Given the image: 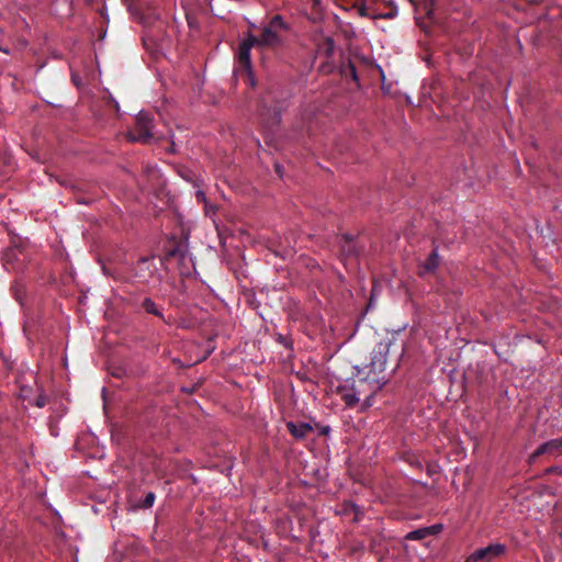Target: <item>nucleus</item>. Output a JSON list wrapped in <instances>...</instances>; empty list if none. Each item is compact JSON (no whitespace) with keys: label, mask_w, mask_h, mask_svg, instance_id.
<instances>
[{"label":"nucleus","mask_w":562,"mask_h":562,"mask_svg":"<svg viewBox=\"0 0 562 562\" xmlns=\"http://www.w3.org/2000/svg\"><path fill=\"white\" fill-rule=\"evenodd\" d=\"M154 116L149 112L140 111L135 120V126L127 133V137L132 142L148 144L154 137Z\"/></svg>","instance_id":"20e7f679"},{"label":"nucleus","mask_w":562,"mask_h":562,"mask_svg":"<svg viewBox=\"0 0 562 562\" xmlns=\"http://www.w3.org/2000/svg\"><path fill=\"white\" fill-rule=\"evenodd\" d=\"M115 109H116V111H119V109H120L119 103H116V102H115Z\"/></svg>","instance_id":"72a5a7b5"},{"label":"nucleus","mask_w":562,"mask_h":562,"mask_svg":"<svg viewBox=\"0 0 562 562\" xmlns=\"http://www.w3.org/2000/svg\"><path fill=\"white\" fill-rule=\"evenodd\" d=\"M216 207L214 205L205 204V213L206 215L215 214Z\"/></svg>","instance_id":"393cba45"},{"label":"nucleus","mask_w":562,"mask_h":562,"mask_svg":"<svg viewBox=\"0 0 562 562\" xmlns=\"http://www.w3.org/2000/svg\"><path fill=\"white\" fill-rule=\"evenodd\" d=\"M340 74L346 78L350 77L355 82L359 81L356 65L350 59L340 65Z\"/></svg>","instance_id":"2eb2a0df"},{"label":"nucleus","mask_w":562,"mask_h":562,"mask_svg":"<svg viewBox=\"0 0 562 562\" xmlns=\"http://www.w3.org/2000/svg\"><path fill=\"white\" fill-rule=\"evenodd\" d=\"M562 449V438L551 439L540 445L529 457V462L535 463L536 460L544 454H553Z\"/></svg>","instance_id":"6e6552de"},{"label":"nucleus","mask_w":562,"mask_h":562,"mask_svg":"<svg viewBox=\"0 0 562 562\" xmlns=\"http://www.w3.org/2000/svg\"><path fill=\"white\" fill-rule=\"evenodd\" d=\"M16 301H19V303H22V300H20V297L16 295Z\"/></svg>","instance_id":"c9c22d12"},{"label":"nucleus","mask_w":562,"mask_h":562,"mask_svg":"<svg viewBox=\"0 0 562 562\" xmlns=\"http://www.w3.org/2000/svg\"><path fill=\"white\" fill-rule=\"evenodd\" d=\"M528 4L535 5L540 3L541 0H525Z\"/></svg>","instance_id":"c756f323"},{"label":"nucleus","mask_w":562,"mask_h":562,"mask_svg":"<svg viewBox=\"0 0 562 562\" xmlns=\"http://www.w3.org/2000/svg\"><path fill=\"white\" fill-rule=\"evenodd\" d=\"M286 428L289 432L296 439H304L310 432H312L313 427L308 423H286Z\"/></svg>","instance_id":"9b49d317"},{"label":"nucleus","mask_w":562,"mask_h":562,"mask_svg":"<svg viewBox=\"0 0 562 562\" xmlns=\"http://www.w3.org/2000/svg\"><path fill=\"white\" fill-rule=\"evenodd\" d=\"M547 473H549V474H559V475H562V467H550V468L547 470Z\"/></svg>","instance_id":"b1692460"},{"label":"nucleus","mask_w":562,"mask_h":562,"mask_svg":"<svg viewBox=\"0 0 562 562\" xmlns=\"http://www.w3.org/2000/svg\"><path fill=\"white\" fill-rule=\"evenodd\" d=\"M506 552V546L502 543H491L485 548L476 549L470 554L465 562H492Z\"/></svg>","instance_id":"423d86ee"},{"label":"nucleus","mask_w":562,"mask_h":562,"mask_svg":"<svg viewBox=\"0 0 562 562\" xmlns=\"http://www.w3.org/2000/svg\"><path fill=\"white\" fill-rule=\"evenodd\" d=\"M341 506H342V513L345 515H348L351 513L355 515V517H353L355 521H359L361 519V517L363 516V510L360 508V506H358L357 504H355L352 502H344Z\"/></svg>","instance_id":"dca6fc26"},{"label":"nucleus","mask_w":562,"mask_h":562,"mask_svg":"<svg viewBox=\"0 0 562 562\" xmlns=\"http://www.w3.org/2000/svg\"><path fill=\"white\" fill-rule=\"evenodd\" d=\"M16 301H19V303H22V300H20V297L16 295Z\"/></svg>","instance_id":"f704fd0d"},{"label":"nucleus","mask_w":562,"mask_h":562,"mask_svg":"<svg viewBox=\"0 0 562 562\" xmlns=\"http://www.w3.org/2000/svg\"><path fill=\"white\" fill-rule=\"evenodd\" d=\"M142 307L146 313L164 318L161 311L150 297H145L143 300Z\"/></svg>","instance_id":"f3484780"},{"label":"nucleus","mask_w":562,"mask_h":562,"mask_svg":"<svg viewBox=\"0 0 562 562\" xmlns=\"http://www.w3.org/2000/svg\"><path fill=\"white\" fill-rule=\"evenodd\" d=\"M338 393L348 407H353L359 402L357 394L352 390H348L346 386L339 387Z\"/></svg>","instance_id":"4468645a"},{"label":"nucleus","mask_w":562,"mask_h":562,"mask_svg":"<svg viewBox=\"0 0 562 562\" xmlns=\"http://www.w3.org/2000/svg\"><path fill=\"white\" fill-rule=\"evenodd\" d=\"M276 171H277L278 173H280V172H281V169H280V166H279V165H276Z\"/></svg>","instance_id":"473e14b6"},{"label":"nucleus","mask_w":562,"mask_h":562,"mask_svg":"<svg viewBox=\"0 0 562 562\" xmlns=\"http://www.w3.org/2000/svg\"><path fill=\"white\" fill-rule=\"evenodd\" d=\"M393 346L392 341H380L371 352L370 372L382 373L386 369L387 356Z\"/></svg>","instance_id":"39448f33"},{"label":"nucleus","mask_w":562,"mask_h":562,"mask_svg":"<svg viewBox=\"0 0 562 562\" xmlns=\"http://www.w3.org/2000/svg\"><path fill=\"white\" fill-rule=\"evenodd\" d=\"M321 71H323V72H330L331 71V66L328 63H324L321 66Z\"/></svg>","instance_id":"a878e982"},{"label":"nucleus","mask_w":562,"mask_h":562,"mask_svg":"<svg viewBox=\"0 0 562 562\" xmlns=\"http://www.w3.org/2000/svg\"><path fill=\"white\" fill-rule=\"evenodd\" d=\"M329 431H330V428H329L328 426H326V427H324V428L322 429V434H323V435H327Z\"/></svg>","instance_id":"7c9ffc66"},{"label":"nucleus","mask_w":562,"mask_h":562,"mask_svg":"<svg viewBox=\"0 0 562 562\" xmlns=\"http://www.w3.org/2000/svg\"><path fill=\"white\" fill-rule=\"evenodd\" d=\"M258 49V41L255 35L249 33L246 38L241 41L237 50V63L238 66L235 68V76L243 80L247 87L255 88L256 79L252 71L251 65V49Z\"/></svg>","instance_id":"7ed1b4c3"},{"label":"nucleus","mask_w":562,"mask_h":562,"mask_svg":"<svg viewBox=\"0 0 562 562\" xmlns=\"http://www.w3.org/2000/svg\"><path fill=\"white\" fill-rule=\"evenodd\" d=\"M155 498L156 496L153 492L147 493L145 498L143 499L142 507L150 508L154 505Z\"/></svg>","instance_id":"aec40b11"},{"label":"nucleus","mask_w":562,"mask_h":562,"mask_svg":"<svg viewBox=\"0 0 562 562\" xmlns=\"http://www.w3.org/2000/svg\"><path fill=\"white\" fill-rule=\"evenodd\" d=\"M196 198H198V200L205 201V194L202 191H198L196 192Z\"/></svg>","instance_id":"c85d7f7f"},{"label":"nucleus","mask_w":562,"mask_h":562,"mask_svg":"<svg viewBox=\"0 0 562 562\" xmlns=\"http://www.w3.org/2000/svg\"><path fill=\"white\" fill-rule=\"evenodd\" d=\"M440 258L437 248H434L426 261L423 263L420 274L432 273L439 267Z\"/></svg>","instance_id":"f8f14e48"},{"label":"nucleus","mask_w":562,"mask_h":562,"mask_svg":"<svg viewBox=\"0 0 562 562\" xmlns=\"http://www.w3.org/2000/svg\"><path fill=\"white\" fill-rule=\"evenodd\" d=\"M355 9L357 10L360 16L372 19V13L369 12L368 8L363 3L356 4Z\"/></svg>","instance_id":"412c9836"},{"label":"nucleus","mask_w":562,"mask_h":562,"mask_svg":"<svg viewBox=\"0 0 562 562\" xmlns=\"http://www.w3.org/2000/svg\"><path fill=\"white\" fill-rule=\"evenodd\" d=\"M429 529L419 528L406 535L407 540H422L429 536Z\"/></svg>","instance_id":"6ab92c4d"},{"label":"nucleus","mask_w":562,"mask_h":562,"mask_svg":"<svg viewBox=\"0 0 562 562\" xmlns=\"http://www.w3.org/2000/svg\"><path fill=\"white\" fill-rule=\"evenodd\" d=\"M434 5H435V0H426L425 1V8L427 10L428 15H430L432 13Z\"/></svg>","instance_id":"5701e85b"},{"label":"nucleus","mask_w":562,"mask_h":562,"mask_svg":"<svg viewBox=\"0 0 562 562\" xmlns=\"http://www.w3.org/2000/svg\"><path fill=\"white\" fill-rule=\"evenodd\" d=\"M103 273L106 276H111L113 278H117L106 266H102Z\"/></svg>","instance_id":"bb28decb"},{"label":"nucleus","mask_w":562,"mask_h":562,"mask_svg":"<svg viewBox=\"0 0 562 562\" xmlns=\"http://www.w3.org/2000/svg\"><path fill=\"white\" fill-rule=\"evenodd\" d=\"M44 405H45L44 400L38 398V400H37V406H38V407H43Z\"/></svg>","instance_id":"2f4dec72"},{"label":"nucleus","mask_w":562,"mask_h":562,"mask_svg":"<svg viewBox=\"0 0 562 562\" xmlns=\"http://www.w3.org/2000/svg\"><path fill=\"white\" fill-rule=\"evenodd\" d=\"M335 50V41L331 37H324L317 43V54L330 58Z\"/></svg>","instance_id":"ddd939ff"},{"label":"nucleus","mask_w":562,"mask_h":562,"mask_svg":"<svg viewBox=\"0 0 562 562\" xmlns=\"http://www.w3.org/2000/svg\"><path fill=\"white\" fill-rule=\"evenodd\" d=\"M155 271L156 267L154 265V257H142L137 262L135 277L140 282H146L154 276Z\"/></svg>","instance_id":"1a4fd4ad"},{"label":"nucleus","mask_w":562,"mask_h":562,"mask_svg":"<svg viewBox=\"0 0 562 562\" xmlns=\"http://www.w3.org/2000/svg\"><path fill=\"white\" fill-rule=\"evenodd\" d=\"M425 528L426 529H430L428 531H429V536H431V535H437L438 532H440L441 529H442V526L441 525H434V526L425 527Z\"/></svg>","instance_id":"4be33fe9"},{"label":"nucleus","mask_w":562,"mask_h":562,"mask_svg":"<svg viewBox=\"0 0 562 562\" xmlns=\"http://www.w3.org/2000/svg\"><path fill=\"white\" fill-rule=\"evenodd\" d=\"M187 255V245L182 241L172 240L165 249V255L161 262L168 261L171 258H177L180 261L184 260Z\"/></svg>","instance_id":"9d476101"},{"label":"nucleus","mask_w":562,"mask_h":562,"mask_svg":"<svg viewBox=\"0 0 562 562\" xmlns=\"http://www.w3.org/2000/svg\"><path fill=\"white\" fill-rule=\"evenodd\" d=\"M289 106V98L284 91L269 88L260 97L257 111L268 127L280 124L283 111Z\"/></svg>","instance_id":"f03ea898"},{"label":"nucleus","mask_w":562,"mask_h":562,"mask_svg":"<svg viewBox=\"0 0 562 562\" xmlns=\"http://www.w3.org/2000/svg\"><path fill=\"white\" fill-rule=\"evenodd\" d=\"M363 251V245L350 234H344L340 238V256L342 260L357 259Z\"/></svg>","instance_id":"0eeeda50"},{"label":"nucleus","mask_w":562,"mask_h":562,"mask_svg":"<svg viewBox=\"0 0 562 562\" xmlns=\"http://www.w3.org/2000/svg\"><path fill=\"white\" fill-rule=\"evenodd\" d=\"M311 1H312V7L314 10L321 9L322 0H311Z\"/></svg>","instance_id":"cd10ccee"},{"label":"nucleus","mask_w":562,"mask_h":562,"mask_svg":"<svg viewBox=\"0 0 562 562\" xmlns=\"http://www.w3.org/2000/svg\"><path fill=\"white\" fill-rule=\"evenodd\" d=\"M291 25L282 15L274 14L260 27V33L255 35L258 41V50H271L277 53L288 44Z\"/></svg>","instance_id":"f257e3e1"},{"label":"nucleus","mask_w":562,"mask_h":562,"mask_svg":"<svg viewBox=\"0 0 562 562\" xmlns=\"http://www.w3.org/2000/svg\"><path fill=\"white\" fill-rule=\"evenodd\" d=\"M397 15V8L393 4L389 7V10L386 12H373L372 19H384V20H391L394 19Z\"/></svg>","instance_id":"a211bd4d"}]
</instances>
